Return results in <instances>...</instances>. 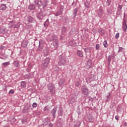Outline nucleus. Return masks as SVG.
<instances>
[{
    "instance_id": "obj_1",
    "label": "nucleus",
    "mask_w": 127,
    "mask_h": 127,
    "mask_svg": "<svg viewBox=\"0 0 127 127\" xmlns=\"http://www.w3.org/2000/svg\"><path fill=\"white\" fill-rule=\"evenodd\" d=\"M35 5H37L38 7L42 6L43 8H45L48 4L47 3V0H34Z\"/></svg>"
},
{
    "instance_id": "obj_2",
    "label": "nucleus",
    "mask_w": 127,
    "mask_h": 127,
    "mask_svg": "<svg viewBox=\"0 0 127 127\" xmlns=\"http://www.w3.org/2000/svg\"><path fill=\"white\" fill-rule=\"evenodd\" d=\"M65 64H66V57H65V55H61L59 56L58 65L59 66H64Z\"/></svg>"
},
{
    "instance_id": "obj_3",
    "label": "nucleus",
    "mask_w": 127,
    "mask_h": 127,
    "mask_svg": "<svg viewBox=\"0 0 127 127\" xmlns=\"http://www.w3.org/2000/svg\"><path fill=\"white\" fill-rule=\"evenodd\" d=\"M64 9V2H62L61 3V6L59 10L55 14V16H59L63 13V10Z\"/></svg>"
},
{
    "instance_id": "obj_4",
    "label": "nucleus",
    "mask_w": 127,
    "mask_h": 127,
    "mask_svg": "<svg viewBox=\"0 0 127 127\" xmlns=\"http://www.w3.org/2000/svg\"><path fill=\"white\" fill-rule=\"evenodd\" d=\"M81 92L85 96H88V94H89V89L86 85H83L81 87Z\"/></svg>"
},
{
    "instance_id": "obj_5",
    "label": "nucleus",
    "mask_w": 127,
    "mask_h": 127,
    "mask_svg": "<svg viewBox=\"0 0 127 127\" xmlns=\"http://www.w3.org/2000/svg\"><path fill=\"white\" fill-rule=\"evenodd\" d=\"M31 106L30 104H26L24 108L23 109L22 113L23 114H26L27 113H29V112L31 110Z\"/></svg>"
},
{
    "instance_id": "obj_6",
    "label": "nucleus",
    "mask_w": 127,
    "mask_h": 127,
    "mask_svg": "<svg viewBox=\"0 0 127 127\" xmlns=\"http://www.w3.org/2000/svg\"><path fill=\"white\" fill-rule=\"evenodd\" d=\"M97 14L99 17H103V18H105V16H104V15H105V11H104V10L102 7H100L98 9L97 11Z\"/></svg>"
},
{
    "instance_id": "obj_7",
    "label": "nucleus",
    "mask_w": 127,
    "mask_h": 127,
    "mask_svg": "<svg viewBox=\"0 0 127 127\" xmlns=\"http://www.w3.org/2000/svg\"><path fill=\"white\" fill-rule=\"evenodd\" d=\"M48 89L50 90V93L53 94L55 92V86L53 83H50L48 85Z\"/></svg>"
},
{
    "instance_id": "obj_8",
    "label": "nucleus",
    "mask_w": 127,
    "mask_h": 127,
    "mask_svg": "<svg viewBox=\"0 0 127 127\" xmlns=\"http://www.w3.org/2000/svg\"><path fill=\"white\" fill-rule=\"evenodd\" d=\"M123 8V5H118L117 7V15H121L122 14V9Z\"/></svg>"
},
{
    "instance_id": "obj_9",
    "label": "nucleus",
    "mask_w": 127,
    "mask_h": 127,
    "mask_svg": "<svg viewBox=\"0 0 127 127\" xmlns=\"http://www.w3.org/2000/svg\"><path fill=\"white\" fill-rule=\"evenodd\" d=\"M50 41H52V42H55L59 41L57 36L54 34L50 38Z\"/></svg>"
},
{
    "instance_id": "obj_10",
    "label": "nucleus",
    "mask_w": 127,
    "mask_h": 127,
    "mask_svg": "<svg viewBox=\"0 0 127 127\" xmlns=\"http://www.w3.org/2000/svg\"><path fill=\"white\" fill-rule=\"evenodd\" d=\"M56 112H57V107H55L51 112V114H52L53 119L56 118Z\"/></svg>"
},
{
    "instance_id": "obj_11",
    "label": "nucleus",
    "mask_w": 127,
    "mask_h": 127,
    "mask_svg": "<svg viewBox=\"0 0 127 127\" xmlns=\"http://www.w3.org/2000/svg\"><path fill=\"white\" fill-rule=\"evenodd\" d=\"M115 57H116V55L115 54L111 55L108 56V58L107 59L108 65H110V64L111 62L112 59H115Z\"/></svg>"
},
{
    "instance_id": "obj_12",
    "label": "nucleus",
    "mask_w": 127,
    "mask_h": 127,
    "mask_svg": "<svg viewBox=\"0 0 127 127\" xmlns=\"http://www.w3.org/2000/svg\"><path fill=\"white\" fill-rule=\"evenodd\" d=\"M43 122L44 123L43 126V127H45V126H47V124L50 122V120L48 118H45Z\"/></svg>"
},
{
    "instance_id": "obj_13",
    "label": "nucleus",
    "mask_w": 127,
    "mask_h": 127,
    "mask_svg": "<svg viewBox=\"0 0 127 127\" xmlns=\"http://www.w3.org/2000/svg\"><path fill=\"white\" fill-rule=\"evenodd\" d=\"M53 46L54 47V50H56L59 47V41H57L53 42Z\"/></svg>"
},
{
    "instance_id": "obj_14",
    "label": "nucleus",
    "mask_w": 127,
    "mask_h": 127,
    "mask_svg": "<svg viewBox=\"0 0 127 127\" xmlns=\"http://www.w3.org/2000/svg\"><path fill=\"white\" fill-rule=\"evenodd\" d=\"M27 21L28 22H34V21H35V19L33 17H32L31 16H28Z\"/></svg>"
},
{
    "instance_id": "obj_15",
    "label": "nucleus",
    "mask_w": 127,
    "mask_h": 127,
    "mask_svg": "<svg viewBox=\"0 0 127 127\" xmlns=\"http://www.w3.org/2000/svg\"><path fill=\"white\" fill-rule=\"evenodd\" d=\"M21 45L22 47L25 48V47H27V45H28V41L27 40H24Z\"/></svg>"
},
{
    "instance_id": "obj_16",
    "label": "nucleus",
    "mask_w": 127,
    "mask_h": 127,
    "mask_svg": "<svg viewBox=\"0 0 127 127\" xmlns=\"http://www.w3.org/2000/svg\"><path fill=\"white\" fill-rule=\"evenodd\" d=\"M7 6L6 4H1L0 6V10H2V11H3V10H5L7 8Z\"/></svg>"
},
{
    "instance_id": "obj_17",
    "label": "nucleus",
    "mask_w": 127,
    "mask_h": 127,
    "mask_svg": "<svg viewBox=\"0 0 127 127\" xmlns=\"http://www.w3.org/2000/svg\"><path fill=\"white\" fill-rule=\"evenodd\" d=\"M78 8H76L74 9L73 11V19H75L76 18V16L77 15V13L78 12Z\"/></svg>"
},
{
    "instance_id": "obj_18",
    "label": "nucleus",
    "mask_w": 127,
    "mask_h": 127,
    "mask_svg": "<svg viewBox=\"0 0 127 127\" xmlns=\"http://www.w3.org/2000/svg\"><path fill=\"white\" fill-rule=\"evenodd\" d=\"M28 9H30V10H33V9H35V4H30L28 5Z\"/></svg>"
},
{
    "instance_id": "obj_19",
    "label": "nucleus",
    "mask_w": 127,
    "mask_h": 127,
    "mask_svg": "<svg viewBox=\"0 0 127 127\" xmlns=\"http://www.w3.org/2000/svg\"><path fill=\"white\" fill-rule=\"evenodd\" d=\"M64 83H65V79H62L60 80V81H59V85H60V86H64Z\"/></svg>"
},
{
    "instance_id": "obj_20",
    "label": "nucleus",
    "mask_w": 127,
    "mask_h": 127,
    "mask_svg": "<svg viewBox=\"0 0 127 127\" xmlns=\"http://www.w3.org/2000/svg\"><path fill=\"white\" fill-rule=\"evenodd\" d=\"M62 125H63V120H62L61 119H60L58 121L57 126L58 127H62Z\"/></svg>"
},
{
    "instance_id": "obj_21",
    "label": "nucleus",
    "mask_w": 127,
    "mask_h": 127,
    "mask_svg": "<svg viewBox=\"0 0 127 127\" xmlns=\"http://www.w3.org/2000/svg\"><path fill=\"white\" fill-rule=\"evenodd\" d=\"M77 55L79 56V57H83V52H82V51L77 50Z\"/></svg>"
},
{
    "instance_id": "obj_22",
    "label": "nucleus",
    "mask_w": 127,
    "mask_h": 127,
    "mask_svg": "<svg viewBox=\"0 0 127 127\" xmlns=\"http://www.w3.org/2000/svg\"><path fill=\"white\" fill-rule=\"evenodd\" d=\"M127 22H125L123 21V29H124L125 32L127 31Z\"/></svg>"
},
{
    "instance_id": "obj_23",
    "label": "nucleus",
    "mask_w": 127,
    "mask_h": 127,
    "mask_svg": "<svg viewBox=\"0 0 127 127\" xmlns=\"http://www.w3.org/2000/svg\"><path fill=\"white\" fill-rule=\"evenodd\" d=\"M48 25H49V19H47L44 23V27H48Z\"/></svg>"
},
{
    "instance_id": "obj_24",
    "label": "nucleus",
    "mask_w": 127,
    "mask_h": 127,
    "mask_svg": "<svg viewBox=\"0 0 127 127\" xmlns=\"http://www.w3.org/2000/svg\"><path fill=\"white\" fill-rule=\"evenodd\" d=\"M98 33H99L101 35H103L104 33V29L101 28H100L98 30Z\"/></svg>"
},
{
    "instance_id": "obj_25",
    "label": "nucleus",
    "mask_w": 127,
    "mask_h": 127,
    "mask_svg": "<svg viewBox=\"0 0 127 127\" xmlns=\"http://www.w3.org/2000/svg\"><path fill=\"white\" fill-rule=\"evenodd\" d=\"M39 45L38 48V50H39V51H42V50L43 49V45H42V44H40V42H39Z\"/></svg>"
},
{
    "instance_id": "obj_26",
    "label": "nucleus",
    "mask_w": 127,
    "mask_h": 127,
    "mask_svg": "<svg viewBox=\"0 0 127 127\" xmlns=\"http://www.w3.org/2000/svg\"><path fill=\"white\" fill-rule=\"evenodd\" d=\"M86 120L87 122H89L90 123H93L94 122V119H93V118L92 117H89L86 119Z\"/></svg>"
},
{
    "instance_id": "obj_27",
    "label": "nucleus",
    "mask_w": 127,
    "mask_h": 127,
    "mask_svg": "<svg viewBox=\"0 0 127 127\" xmlns=\"http://www.w3.org/2000/svg\"><path fill=\"white\" fill-rule=\"evenodd\" d=\"M66 31L67 30L66 29V27L65 26H63L62 28V34H64Z\"/></svg>"
},
{
    "instance_id": "obj_28",
    "label": "nucleus",
    "mask_w": 127,
    "mask_h": 127,
    "mask_svg": "<svg viewBox=\"0 0 127 127\" xmlns=\"http://www.w3.org/2000/svg\"><path fill=\"white\" fill-rule=\"evenodd\" d=\"M68 44L70 46H75V45H76V42H75V41H71L69 42Z\"/></svg>"
},
{
    "instance_id": "obj_29",
    "label": "nucleus",
    "mask_w": 127,
    "mask_h": 127,
    "mask_svg": "<svg viewBox=\"0 0 127 127\" xmlns=\"http://www.w3.org/2000/svg\"><path fill=\"white\" fill-rule=\"evenodd\" d=\"M48 65L47 64H45V63H44L42 65H41V67L42 68V69H46V68H47L48 67Z\"/></svg>"
},
{
    "instance_id": "obj_30",
    "label": "nucleus",
    "mask_w": 127,
    "mask_h": 127,
    "mask_svg": "<svg viewBox=\"0 0 127 127\" xmlns=\"http://www.w3.org/2000/svg\"><path fill=\"white\" fill-rule=\"evenodd\" d=\"M21 87L22 88H26V83L24 81L21 82Z\"/></svg>"
},
{
    "instance_id": "obj_31",
    "label": "nucleus",
    "mask_w": 127,
    "mask_h": 127,
    "mask_svg": "<svg viewBox=\"0 0 127 127\" xmlns=\"http://www.w3.org/2000/svg\"><path fill=\"white\" fill-rule=\"evenodd\" d=\"M43 111L44 112H49V111H50V109H49V107H48V106H45L43 109Z\"/></svg>"
},
{
    "instance_id": "obj_32",
    "label": "nucleus",
    "mask_w": 127,
    "mask_h": 127,
    "mask_svg": "<svg viewBox=\"0 0 127 127\" xmlns=\"http://www.w3.org/2000/svg\"><path fill=\"white\" fill-rule=\"evenodd\" d=\"M87 66H88L89 68H91V67H92V64L91 61H87Z\"/></svg>"
},
{
    "instance_id": "obj_33",
    "label": "nucleus",
    "mask_w": 127,
    "mask_h": 127,
    "mask_svg": "<svg viewBox=\"0 0 127 127\" xmlns=\"http://www.w3.org/2000/svg\"><path fill=\"white\" fill-rule=\"evenodd\" d=\"M106 4L107 6H109L110 4H111V2H112V0H105Z\"/></svg>"
},
{
    "instance_id": "obj_34",
    "label": "nucleus",
    "mask_w": 127,
    "mask_h": 127,
    "mask_svg": "<svg viewBox=\"0 0 127 127\" xmlns=\"http://www.w3.org/2000/svg\"><path fill=\"white\" fill-rule=\"evenodd\" d=\"M9 62H7L6 63H3L2 64V65L4 66V67H6L7 65H9Z\"/></svg>"
},
{
    "instance_id": "obj_35",
    "label": "nucleus",
    "mask_w": 127,
    "mask_h": 127,
    "mask_svg": "<svg viewBox=\"0 0 127 127\" xmlns=\"http://www.w3.org/2000/svg\"><path fill=\"white\" fill-rule=\"evenodd\" d=\"M124 22H127V14H126L125 13H124Z\"/></svg>"
},
{
    "instance_id": "obj_36",
    "label": "nucleus",
    "mask_w": 127,
    "mask_h": 127,
    "mask_svg": "<svg viewBox=\"0 0 127 127\" xmlns=\"http://www.w3.org/2000/svg\"><path fill=\"white\" fill-rule=\"evenodd\" d=\"M18 61H14L13 63V65L15 66V67H18Z\"/></svg>"
},
{
    "instance_id": "obj_37",
    "label": "nucleus",
    "mask_w": 127,
    "mask_h": 127,
    "mask_svg": "<svg viewBox=\"0 0 127 127\" xmlns=\"http://www.w3.org/2000/svg\"><path fill=\"white\" fill-rule=\"evenodd\" d=\"M103 45L105 48H107L108 47V43L107 42V41H104L103 42Z\"/></svg>"
},
{
    "instance_id": "obj_38",
    "label": "nucleus",
    "mask_w": 127,
    "mask_h": 127,
    "mask_svg": "<svg viewBox=\"0 0 127 127\" xmlns=\"http://www.w3.org/2000/svg\"><path fill=\"white\" fill-rule=\"evenodd\" d=\"M37 17H38V19H39V20H41V19H42V18H43V15L42 14H40L37 16Z\"/></svg>"
},
{
    "instance_id": "obj_39",
    "label": "nucleus",
    "mask_w": 127,
    "mask_h": 127,
    "mask_svg": "<svg viewBox=\"0 0 127 127\" xmlns=\"http://www.w3.org/2000/svg\"><path fill=\"white\" fill-rule=\"evenodd\" d=\"M49 59L47 58L45 60V62L44 63H45L46 64L48 65V63H49Z\"/></svg>"
},
{
    "instance_id": "obj_40",
    "label": "nucleus",
    "mask_w": 127,
    "mask_h": 127,
    "mask_svg": "<svg viewBox=\"0 0 127 127\" xmlns=\"http://www.w3.org/2000/svg\"><path fill=\"white\" fill-rule=\"evenodd\" d=\"M95 49L96 50H100V44H96V45Z\"/></svg>"
},
{
    "instance_id": "obj_41",
    "label": "nucleus",
    "mask_w": 127,
    "mask_h": 127,
    "mask_svg": "<svg viewBox=\"0 0 127 127\" xmlns=\"http://www.w3.org/2000/svg\"><path fill=\"white\" fill-rule=\"evenodd\" d=\"M75 85L76 87H79L80 85V82H79V81L75 82Z\"/></svg>"
},
{
    "instance_id": "obj_42",
    "label": "nucleus",
    "mask_w": 127,
    "mask_h": 127,
    "mask_svg": "<svg viewBox=\"0 0 127 127\" xmlns=\"http://www.w3.org/2000/svg\"><path fill=\"white\" fill-rule=\"evenodd\" d=\"M33 74H29L28 75V79H31L33 77Z\"/></svg>"
},
{
    "instance_id": "obj_43",
    "label": "nucleus",
    "mask_w": 127,
    "mask_h": 127,
    "mask_svg": "<svg viewBox=\"0 0 127 127\" xmlns=\"http://www.w3.org/2000/svg\"><path fill=\"white\" fill-rule=\"evenodd\" d=\"M89 51H90V48H86L84 49V52H85L86 54L89 52Z\"/></svg>"
},
{
    "instance_id": "obj_44",
    "label": "nucleus",
    "mask_w": 127,
    "mask_h": 127,
    "mask_svg": "<svg viewBox=\"0 0 127 127\" xmlns=\"http://www.w3.org/2000/svg\"><path fill=\"white\" fill-rule=\"evenodd\" d=\"M111 93H108V95H107V96L106 97L107 98V100L108 101V100H110V99H111Z\"/></svg>"
},
{
    "instance_id": "obj_45",
    "label": "nucleus",
    "mask_w": 127,
    "mask_h": 127,
    "mask_svg": "<svg viewBox=\"0 0 127 127\" xmlns=\"http://www.w3.org/2000/svg\"><path fill=\"white\" fill-rule=\"evenodd\" d=\"M78 124V126H80V125H81V123H80V121H77L76 122V124H74L73 127H77V126Z\"/></svg>"
},
{
    "instance_id": "obj_46",
    "label": "nucleus",
    "mask_w": 127,
    "mask_h": 127,
    "mask_svg": "<svg viewBox=\"0 0 127 127\" xmlns=\"http://www.w3.org/2000/svg\"><path fill=\"white\" fill-rule=\"evenodd\" d=\"M86 82L87 83V84H89V83H91V80H90V78L87 77L86 78Z\"/></svg>"
},
{
    "instance_id": "obj_47",
    "label": "nucleus",
    "mask_w": 127,
    "mask_h": 127,
    "mask_svg": "<svg viewBox=\"0 0 127 127\" xmlns=\"http://www.w3.org/2000/svg\"><path fill=\"white\" fill-rule=\"evenodd\" d=\"M11 94V95H13V94H14V90H13V89H11L9 91V94Z\"/></svg>"
},
{
    "instance_id": "obj_48",
    "label": "nucleus",
    "mask_w": 127,
    "mask_h": 127,
    "mask_svg": "<svg viewBox=\"0 0 127 127\" xmlns=\"http://www.w3.org/2000/svg\"><path fill=\"white\" fill-rule=\"evenodd\" d=\"M123 51H124V49L122 47H119L118 53H120V52H123Z\"/></svg>"
},
{
    "instance_id": "obj_49",
    "label": "nucleus",
    "mask_w": 127,
    "mask_h": 127,
    "mask_svg": "<svg viewBox=\"0 0 127 127\" xmlns=\"http://www.w3.org/2000/svg\"><path fill=\"white\" fill-rule=\"evenodd\" d=\"M0 32L1 33H4V32H5V30L3 28H1L0 29Z\"/></svg>"
},
{
    "instance_id": "obj_50",
    "label": "nucleus",
    "mask_w": 127,
    "mask_h": 127,
    "mask_svg": "<svg viewBox=\"0 0 127 127\" xmlns=\"http://www.w3.org/2000/svg\"><path fill=\"white\" fill-rule=\"evenodd\" d=\"M37 105H38L37 103L34 102L32 104V107L33 108H36V107H37Z\"/></svg>"
},
{
    "instance_id": "obj_51",
    "label": "nucleus",
    "mask_w": 127,
    "mask_h": 127,
    "mask_svg": "<svg viewBox=\"0 0 127 127\" xmlns=\"http://www.w3.org/2000/svg\"><path fill=\"white\" fill-rule=\"evenodd\" d=\"M119 37H120V33H117L115 35V38H116V39H118L119 38Z\"/></svg>"
},
{
    "instance_id": "obj_52",
    "label": "nucleus",
    "mask_w": 127,
    "mask_h": 127,
    "mask_svg": "<svg viewBox=\"0 0 127 127\" xmlns=\"http://www.w3.org/2000/svg\"><path fill=\"white\" fill-rule=\"evenodd\" d=\"M107 12L109 13H112V9L111 8L107 9Z\"/></svg>"
},
{
    "instance_id": "obj_53",
    "label": "nucleus",
    "mask_w": 127,
    "mask_h": 127,
    "mask_svg": "<svg viewBox=\"0 0 127 127\" xmlns=\"http://www.w3.org/2000/svg\"><path fill=\"white\" fill-rule=\"evenodd\" d=\"M15 28H16L17 29H18L19 28V26L14 25V26L13 27V29H15Z\"/></svg>"
},
{
    "instance_id": "obj_54",
    "label": "nucleus",
    "mask_w": 127,
    "mask_h": 127,
    "mask_svg": "<svg viewBox=\"0 0 127 127\" xmlns=\"http://www.w3.org/2000/svg\"><path fill=\"white\" fill-rule=\"evenodd\" d=\"M47 127H53V124L52 123H50L48 125Z\"/></svg>"
},
{
    "instance_id": "obj_55",
    "label": "nucleus",
    "mask_w": 127,
    "mask_h": 127,
    "mask_svg": "<svg viewBox=\"0 0 127 127\" xmlns=\"http://www.w3.org/2000/svg\"><path fill=\"white\" fill-rule=\"evenodd\" d=\"M25 123H26V120H25V119L22 120V124H25Z\"/></svg>"
},
{
    "instance_id": "obj_56",
    "label": "nucleus",
    "mask_w": 127,
    "mask_h": 127,
    "mask_svg": "<svg viewBox=\"0 0 127 127\" xmlns=\"http://www.w3.org/2000/svg\"><path fill=\"white\" fill-rule=\"evenodd\" d=\"M5 47L3 46H1L0 47V49H1V50H2V49H4Z\"/></svg>"
},
{
    "instance_id": "obj_57",
    "label": "nucleus",
    "mask_w": 127,
    "mask_h": 127,
    "mask_svg": "<svg viewBox=\"0 0 127 127\" xmlns=\"http://www.w3.org/2000/svg\"><path fill=\"white\" fill-rule=\"evenodd\" d=\"M59 116H63V113L62 111H61L60 113H59Z\"/></svg>"
},
{
    "instance_id": "obj_58",
    "label": "nucleus",
    "mask_w": 127,
    "mask_h": 127,
    "mask_svg": "<svg viewBox=\"0 0 127 127\" xmlns=\"http://www.w3.org/2000/svg\"><path fill=\"white\" fill-rule=\"evenodd\" d=\"M60 39H61V40H63L64 39V37L63 36H61Z\"/></svg>"
},
{
    "instance_id": "obj_59",
    "label": "nucleus",
    "mask_w": 127,
    "mask_h": 127,
    "mask_svg": "<svg viewBox=\"0 0 127 127\" xmlns=\"http://www.w3.org/2000/svg\"><path fill=\"white\" fill-rule=\"evenodd\" d=\"M115 119H116V120H117V121H119V116H115Z\"/></svg>"
},
{
    "instance_id": "obj_60",
    "label": "nucleus",
    "mask_w": 127,
    "mask_h": 127,
    "mask_svg": "<svg viewBox=\"0 0 127 127\" xmlns=\"http://www.w3.org/2000/svg\"><path fill=\"white\" fill-rule=\"evenodd\" d=\"M13 27V24H12L10 26H9V28H12Z\"/></svg>"
},
{
    "instance_id": "obj_61",
    "label": "nucleus",
    "mask_w": 127,
    "mask_h": 127,
    "mask_svg": "<svg viewBox=\"0 0 127 127\" xmlns=\"http://www.w3.org/2000/svg\"><path fill=\"white\" fill-rule=\"evenodd\" d=\"M88 78H89V81H91V82L93 81V78H91V77H88Z\"/></svg>"
},
{
    "instance_id": "obj_62",
    "label": "nucleus",
    "mask_w": 127,
    "mask_h": 127,
    "mask_svg": "<svg viewBox=\"0 0 127 127\" xmlns=\"http://www.w3.org/2000/svg\"><path fill=\"white\" fill-rule=\"evenodd\" d=\"M71 104H74L75 103V99L72 100V101L71 102Z\"/></svg>"
},
{
    "instance_id": "obj_63",
    "label": "nucleus",
    "mask_w": 127,
    "mask_h": 127,
    "mask_svg": "<svg viewBox=\"0 0 127 127\" xmlns=\"http://www.w3.org/2000/svg\"><path fill=\"white\" fill-rule=\"evenodd\" d=\"M124 127H127V122H125Z\"/></svg>"
},
{
    "instance_id": "obj_64",
    "label": "nucleus",
    "mask_w": 127,
    "mask_h": 127,
    "mask_svg": "<svg viewBox=\"0 0 127 127\" xmlns=\"http://www.w3.org/2000/svg\"><path fill=\"white\" fill-rule=\"evenodd\" d=\"M78 116H80V115H81V112L80 111L78 112Z\"/></svg>"
}]
</instances>
